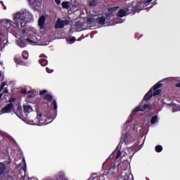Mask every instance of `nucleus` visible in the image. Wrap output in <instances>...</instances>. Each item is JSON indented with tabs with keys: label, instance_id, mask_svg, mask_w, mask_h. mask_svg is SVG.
I'll list each match as a JSON object with an SVG mask.
<instances>
[{
	"label": "nucleus",
	"instance_id": "c03bdc74",
	"mask_svg": "<svg viewBox=\"0 0 180 180\" xmlns=\"http://www.w3.org/2000/svg\"><path fill=\"white\" fill-rule=\"evenodd\" d=\"M2 96H4V93L0 94V99H2Z\"/></svg>",
	"mask_w": 180,
	"mask_h": 180
},
{
	"label": "nucleus",
	"instance_id": "37998d69",
	"mask_svg": "<svg viewBox=\"0 0 180 180\" xmlns=\"http://www.w3.org/2000/svg\"><path fill=\"white\" fill-rule=\"evenodd\" d=\"M106 19H107V20H109V19H110V15H108L106 16Z\"/></svg>",
	"mask_w": 180,
	"mask_h": 180
},
{
	"label": "nucleus",
	"instance_id": "6ab92c4d",
	"mask_svg": "<svg viewBox=\"0 0 180 180\" xmlns=\"http://www.w3.org/2000/svg\"><path fill=\"white\" fill-rule=\"evenodd\" d=\"M157 122H158V116L155 115V116L151 117V119H150V124H155V123H157Z\"/></svg>",
	"mask_w": 180,
	"mask_h": 180
},
{
	"label": "nucleus",
	"instance_id": "ea45409f",
	"mask_svg": "<svg viewBox=\"0 0 180 180\" xmlns=\"http://www.w3.org/2000/svg\"><path fill=\"white\" fill-rule=\"evenodd\" d=\"M0 4H1V5H3V6H4V9H6V6H5L4 5V1H0Z\"/></svg>",
	"mask_w": 180,
	"mask_h": 180
},
{
	"label": "nucleus",
	"instance_id": "20e7f679",
	"mask_svg": "<svg viewBox=\"0 0 180 180\" xmlns=\"http://www.w3.org/2000/svg\"><path fill=\"white\" fill-rule=\"evenodd\" d=\"M162 81H160L158 83H156L152 89L153 91H154L153 94V96H157V95H160L161 94V89H158L162 86Z\"/></svg>",
	"mask_w": 180,
	"mask_h": 180
},
{
	"label": "nucleus",
	"instance_id": "58836bf2",
	"mask_svg": "<svg viewBox=\"0 0 180 180\" xmlns=\"http://www.w3.org/2000/svg\"><path fill=\"white\" fill-rule=\"evenodd\" d=\"M46 70L47 71V72H52V71L51 70H50V69H49V68H46Z\"/></svg>",
	"mask_w": 180,
	"mask_h": 180
},
{
	"label": "nucleus",
	"instance_id": "39448f33",
	"mask_svg": "<svg viewBox=\"0 0 180 180\" xmlns=\"http://www.w3.org/2000/svg\"><path fill=\"white\" fill-rule=\"evenodd\" d=\"M146 109H151V105L149 104H145L144 105H138L135 109L133 110V112L136 113V112H144Z\"/></svg>",
	"mask_w": 180,
	"mask_h": 180
},
{
	"label": "nucleus",
	"instance_id": "e433bc0d",
	"mask_svg": "<svg viewBox=\"0 0 180 180\" xmlns=\"http://www.w3.org/2000/svg\"><path fill=\"white\" fill-rule=\"evenodd\" d=\"M3 94H9V91H8V89L7 88H5Z\"/></svg>",
	"mask_w": 180,
	"mask_h": 180
},
{
	"label": "nucleus",
	"instance_id": "49530a36",
	"mask_svg": "<svg viewBox=\"0 0 180 180\" xmlns=\"http://www.w3.org/2000/svg\"><path fill=\"white\" fill-rule=\"evenodd\" d=\"M1 76H2V73L0 71V78H1Z\"/></svg>",
	"mask_w": 180,
	"mask_h": 180
},
{
	"label": "nucleus",
	"instance_id": "f257e3e1",
	"mask_svg": "<svg viewBox=\"0 0 180 180\" xmlns=\"http://www.w3.org/2000/svg\"><path fill=\"white\" fill-rule=\"evenodd\" d=\"M14 22L11 20H4L3 22H0V25L4 24V27H6L7 30H11V27H13V23L18 27L19 30H21L22 34L26 33V21L25 20V15L23 12H18L13 15Z\"/></svg>",
	"mask_w": 180,
	"mask_h": 180
},
{
	"label": "nucleus",
	"instance_id": "f704fd0d",
	"mask_svg": "<svg viewBox=\"0 0 180 180\" xmlns=\"http://www.w3.org/2000/svg\"><path fill=\"white\" fill-rule=\"evenodd\" d=\"M55 2L56 4V5H60L61 4V1H60V0H55Z\"/></svg>",
	"mask_w": 180,
	"mask_h": 180
},
{
	"label": "nucleus",
	"instance_id": "a19ab883",
	"mask_svg": "<svg viewBox=\"0 0 180 180\" xmlns=\"http://www.w3.org/2000/svg\"><path fill=\"white\" fill-rule=\"evenodd\" d=\"M70 40V41H75V37H72Z\"/></svg>",
	"mask_w": 180,
	"mask_h": 180
},
{
	"label": "nucleus",
	"instance_id": "423d86ee",
	"mask_svg": "<svg viewBox=\"0 0 180 180\" xmlns=\"http://www.w3.org/2000/svg\"><path fill=\"white\" fill-rule=\"evenodd\" d=\"M22 14L24 15V19L26 22V24L27 22H33L34 19L32 13L29 11H24L22 12Z\"/></svg>",
	"mask_w": 180,
	"mask_h": 180
},
{
	"label": "nucleus",
	"instance_id": "473e14b6",
	"mask_svg": "<svg viewBox=\"0 0 180 180\" xmlns=\"http://www.w3.org/2000/svg\"><path fill=\"white\" fill-rule=\"evenodd\" d=\"M11 162H12V159L11 158V156H8L7 160V164H11Z\"/></svg>",
	"mask_w": 180,
	"mask_h": 180
},
{
	"label": "nucleus",
	"instance_id": "dca6fc26",
	"mask_svg": "<svg viewBox=\"0 0 180 180\" xmlns=\"http://www.w3.org/2000/svg\"><path fill=\"white\" fill-rule=\"evenodd\" d=\"M115 169H116V164L115 163V162H113L109 165L108 170L109 171V172H111V174H113Z\"/></svg>",
	"mask_w": 180,
	"mask_h": 180
},
{
	"label": "nucleus",
	"instance_id": "de8ad7c7",
	"mask_svg": "<svg viewBox=\"0 0 180 180\" xmlns=\"http://www.w3.org/2000/svg\"><path fill=\"white\" fill-rule=\"evenodd\" d=\"M131 150H133L134 148V146H131Z\"/></svg>",
	"mask_w": 180,
	"mask_h": 180
},
{
	"label": "nucleus",
	"instance_id": "79ce46f5",
	"mask_svg": "<svg viewBox=\"0 0 180 180\" xmlns=\"http://www.w3.org/2000/svg\"><path fill=\"white\" fill-rule=\"evenodd\" d=\"M176 88H180V82L176 84Z\"/></svg>",
	"mask_w": 180,
	"mask_h": 180
},
{
	"label": "nucleus",
	"instance_id": "72a5a7b5",
	"mask_svg": "<svg viewBox=\"0 0 180 180\" xmlns=\"http://www.w3.org/2000/svg\"><path fill=\"white\" fill-rule=\"evenodd\" d=\"M122 180H131V179H130V177H129V176H124Z\"/></svg>",
	"mask_w": 180,
	"mask_h": 180
},
{
	"label": "nucleus",
	"instance_id": "a211bd4d",
	"mask_svg": "<svg viewBox=\"0 0 180 180\" xmlns=\"http://www.w3.org/2000/svg\"><path fill=\"white\" fill-rule=\"evenodd\" d=\"M44 101H46V102H51L53 101V96L51 94H46L43 97Z\"/></svg>",
	"mask_w": 180,
	"mask_h": 180
},
{
	"label": "nucleus",
	"instance_id": "4be33fe9",
	"mask_svg": "<svg viewBox=\"0 0 180 180\" xmlns=\"http://www.w3.org/2000/svg\"><path fill=\"white\" fill-rule=\"evenodd\" d=\"M118 16H120V18H123V17L126 16V11H124L123 9H120L118 11Z\"/></svg>",
	"mask_w": 180,
	"mask_h": 180
},
{
	"label": "nucleus",
	"instance_id": "5701e85b",
	"mask_svg": "<svg viewBox=\"0 0 180 180\" xmlns=\"http://www.w3.org/2000/svg\"><path fill=\"white\" fill-rule=\"evenodd\" d=\"M89 6H96L98 5V0H92L89 3Z\"/></svg>",
	"mask_w": 180,
	"mask_h": 180
},
{
	"label": "nucleus",
	"instance_id": "3c124183",
	"mask_svg": "<svg viewBox=\"0 0 180 180\" xmlns=\"http://www.w3.org/2000/svg\"><path fill=\"white\" fill-rule=\"evenodd\" d=\"M146 180H149L148 178H146Z\"/></svg>",
	"mask_w": 180,
	"mask_h": 180
},
{
	"label": "nucleus",
	"instance_id": "f03ea898",
	"mask_svg": "<svg viewBox=\"0 0 180 180\" xmlns=\"http://www.w3.org/2000/svg\"><path fill=\"white\" fill-rule=\"evenodd\" d=\"M47 117L45 115H43V113L37 112V117L31 122L30 124H34L37 126H43L51 123V121L47 122Z\"/></svg>",
	"mask_w": 180,
	"mask_h": 180
},
{
	"label": "nucleus",
	"instance_id": "b1692460",
	"mask_svg": "<svg viewBox=\"0 0 180 180\" xmlns=\"http://www.w3.org/2000/svg\"><path fill=\"white\" fill-rule=\"evenodd\" d=\"M62 7L63 9H68L70 8V5H68V1L62 2Z\"/></svg>",
	"mask_w": 180,
	"mask_h": 180
},
{
	"label": "nucleus",
	"instance_id": "cd10ccee",
	"mask_svg": "<svg viewBox=\"0 0 180 180\" xmlns=\"http://www.w3.org/2000/svg\"><path fill=\"white\" fill-rule=\"evenodd\" d=\"M120 155H122V152L120 151V150H119L117 151V153L116 156H115L116 160H117V158H120Z\"/></svg>",
	"mask_w": 180,
	"mask_h": 180
},
{
	"label": "nucleus",
	"instance_id": "f3484780",
	"mask_svg": "<svg viewBox=\"0 0 180 180\" xmlns=\"http://www.w3.org/2000/svg\"><path fill=\"white\" fill-rule=\"evenodd\" d=\"M23 110L25 113H30L33 112V108L30 105H23Z\"/></svg>",
	"mask_w": 180,
	"mask_h": 180
},
{
	"label": "nucleus",
	"instance_id": "c756f323",
	"mask_svg": "<svg viewBox=\"0 0 180 180\" xmlns=\"http://www.w3.org/2000/svg\"><path fill=\"white\" fill-rule=\"evenodd\" d=\"M47 94V90H42L39 92V95H41V96H43V95Z\"/></svg>",
	"mask_w": 180,
	"mask_h": 180
},
{
	"label": "nucleus",
	"instance_id": "c9c22d12",
	"mask_svg": "<svg viewBox=\"0 0 180 180\" xmlns=\"http://www.w3.org/2000/svg\"><path fill=\"white\" fill-rule=\"evenodd\" d=\"M25 41H26V43H32V40H30V38H27L26 39H25Z\"/></svg>",
	"mask_w": 180,
	"mask_h": 180
},
{
	"label": "nucleus",
	"instance_id": "a18cd8bd",
	"mask_svg": "<svg viewBox=\"0 0 180 180\" xmlns=\"http://www.w3.org/2000/svg\"><path fill=\"white\" fill-rule=\"evenodd\" d=\"M23 171L25 172V175H26V169H23Z\"/></svg>",
	"mask_w": 180,
	"mask_h": 180
},
{
	"label": "nucleus",
	"instance_id": "4468645a",
	"mask_svg": "<svg viewBox=\"0 0 180 180\" xmlns=\"http://www.w3.org/2000/svg\"><path fill=\"white\" fill-rule=\"evenodd\" d=\"M30 2L32 3L34 8H40V6H41V1L40 0H30Z\"/></svg>",
	"mask_w": 180,
	"mask_h": 180
},
{
	"label": "nucleus",
	"instance_id": "7ed1b4c3",
	"mask_svg": "<svg viewBox=\"0 0 180 180\" xmlns=\"http://www.w3.org/2000/svg\"><path fill=\"white\" fill-rule=\"evenodd\" d=\"M68 25H70V20H61L60 18H58L55 24V28L56 29H63L64 26H68Z\"/></svg>",
	"mask_w": 180,
	"mask_h": 180
},
{
	"label": "nucleus",
	"instance_id": "c85d7f7f",
	"mask_svg": "<svg viewBox=\"0 0 180 180\" xmlns=\"http://www.w3.org/2000/svg\"><path fill=\"white\" fill-rule=\"evenodd\" d=\"M5 85H6V82H4L1 86H0V92L1 91H2V89H4V88L5 87Z\"/></svg>",
	"mask_w": 180,
	"mask_h": 180
},
{
	"label": "nucleus",
	"instance_id": "4c0bfd02",
	"mask_svg": "<svg viewBox=\"0 0 180 180\" xmlns=\"http://www.w3.org/2000/svg\"><path fill=\"white\" fill-rule=\"evenodd\" d=\"M16 101V98H13L9 100V102H15Z\"/></svg>",
	"mask_w": 180,
	"mask_h": 180
},
{
	"label": "nucleus",
	"instance_id": "a878e982",
	"mask_svg": "<svg viewBox=\"0 0 180 180\" xmlns=\"http://www.w3.org/2000/svg\"><path fill=\"white\" fill-rule=\"evenodd\" d=\"M51 106L53 107L54 110H57V101L56 100H53V103L51 104Z\"/></svg>",
	"mask_w": 180,
	"mask_h": 180
},
{
	"label": "nucleus",
	"instance_id": "7c9ffc66",
	"mask_svg": "<svg viewBox=\"0 0 180 180\" xmlns=\"http://www.w3.org/2000/svg\"><path fill=\"white\" fill-rule=\"evenodd\" d=\"M151 2H153V0H146V2L144 3V5L147 6V5L151 4Z\"/></svg>",
	"mask_w": 180,
	"mask_h": 180
},
{
	"label": "nucleus",
	"instance_id": "ddd939ff",
	"mask_svg": "<svg viewBox=\"0 0 180 180\" xmlns=\"http://www.w3.org/2000/svg\"><path fill=\"white\" fill-rule=\"evenodd\" d=\"M96 22L99 25H105V22H106V17L101 15L96 18Z\"/></svg>",
	"mask_w": 180,
	"mask_h": 180
},
{
	"label": "nucleus",
	"instance_id": "393cba45",
	"mask_svg": "<svg viewBox=\"0 0 180 180\" xmlns=\"http://www.w3.org/2000/svg\"><path fill=\"white\" fill-rule=\"evenodd\" d=\"M155 150L156 153H161V151H162V146L161 145H158L155 146Z\"/></svg>",
	"mask_w": 180,
	"mask_h": 180
},
{
	"label": "nucleus",
	"instance_id": "1a4fd4ad",
	"mask_svg": "<svg viewBox=\"0 0 180 180\" xmlns=\"http://www.w3.org/2000/svg\"><path fill=\"white\" fill-rule=\"evenodd\" d=\"M40 59L39 60V64L42 65V67H46L47 64H49V61H47V57H46V55L44 54H41L39 56Z\"/></svg>",
	"mask_w": 180,
	"mask_h": 180
},
{
	"label": "nucleus",
	"instance_id": "0eeeda50",
	"mask_svg": "<svg viewBox=\"0 0 180 180\" xmlns=\"http://www.w3.org/2000/svg\"><path fill=\"white\" fill-rule=\"evenodd\" d=\"M130 141L129 134L126 133L122 136L120 144H123V143H125V144H130Z\"/></svg>",
	"mask_w": 180,
	"mask_h": 180
},
{
	"label": "nucleus",
	"instance_id": "09e8293b",
	"mask_svg": "<svg viewBox=\"0 0 180 180\" xmlns=\"http://www.w3.org/2000/svg\"><path fill=\"white\" fill-rule=\"evenodd\" d=\"M133 11H136V8L134 7H133Z\"/></svg>",
	"mask_w": 180,
	"mask_h": 180
},
{
	"label": "nucleus",
	"instance_id": "8fccbe9b",
	"mask_svg": "<svg viewBox=\"0 0 180 180\" xmlns=\"http://www.w3.org/2000/svg\"><path fill=\"white\" fill-rule=\"evenodd\" d=\"M52 117V119H54V116H53V117Z\"/></svg>",
	"mask_w": 180,
	"mask_h": 180
},
{
	"label": "nucleus",
	"instance_id": "9d476101",
	"mask_svg": "<svg viewBox=\"0 0 180 180\" xmlns=\"http://www.w3.org/2000/svg\"><path fill=\"white\" fill-rule=\"evenodd\" d=\"M13 103H10L6 105L4 108H2L1 112L4 113H9L12 109H13Z\"/></svg>",
	"mask_w": 180,
	"mask_h": 180
},
{
	"label": "nucleus",
	"instance_id": "412c9836",
	"mask_svg": "<svg viewBox=\"0 0 180 180\" xmlns=\"http://www.w3.org/2000/svg\"><path fill=\"white\" fill-rule=\"evenodd\" d=\"M5 172V164L0 162V175H4Z\"/></svg>",
	"mask_w": 180,
	"mask_h": 180
},
{
	"label": "nucleus",
	"instance_id": "bb28decb",
	"mask_svg": "<svg viewBox=\"0 0 180 180\" xmlns=\"http://www.w3.org/2000/svg\"><path fill=\"white\" fill-rule=\"evenodd\" d=\"M22 94H23V95H27L28 94H30V91H28L26 89H22Z\"/></svg>",
	"mask_w": 180,
	"mask_h": 180
},
{
	"label": "nucleus",
	"instance_id": "aec40b11",
	"mask_svg": "<svg viewBox=\"0 0 180 180\" xmlns=\"http://www.w3.org/2000/svg\"><path fill=\"white\" fill-rule=\"evenodd\" d=\"M22 57L24 60H28L29 58V52L27 51H23L22 53Z\"/></svg>",
	"mask_w": 180,
	"mask_h": 180
},
{
	"label": "nucleus",
	"instance_id": "2eb2a0df",
	"mask_svg": "<svg viewBox=\"0 0 180 180\" xmlns=\"http://www.w3.org/2000/svg\"><path fill=\"white\" fill-rule=\"evenodd\" d=\"M150 98H153V90L150 89L148 93L144 96L143 101H148Z\"/></svg>",
	"mask_w": 180,
	"mask_h": 180
},
{
	"label": "nucleus",
	"instance_id": "6e6552de",
	"mask_svg": "<svg viewBox=\"0 0 180 180\" xmlns=\"http://www.w3.org/2000/svg\"><path fill=\"white\" fill-rule=\"evenodd\" d=\"M14 61L18 65H27V63L23 61V60L22 59V57H20V56L19 55H17L14 57Z\"/></svg>",
	"mask_w": 180,
	"mask_h": 180
},
{
	"label": "nucleus",
	"instance_id": "f8f14e48",
	"mask_svg": "<svg viewBox=\"0 0 180 180\" xmlns=\"http://www.w3.org/2000/svg\"><path fill=\"white\" fill-rule=\"evenodd\" d=\"M17 44L20 47L21 49H23L27 46V42L25 39H19L17 40Z\"/></svg>",
	"mask_w": 180,
	"mask_h": 180
},
{
	"label": "nucleus",
	"instance_id": "9b49d317",
	"mask_svg": "<svg viewBox=\"0 0 180 180\" xmlns=\"http://www.w3.org/2000/svg\"><path fill=\"white\" fill-rule=\"evenodd\" d=\"M44 23H46V16L41 15L38 20V25L40 29H44Z\"/></svg>",
	"mask_w": 180,
	"mask_h": 180
},
{
	"label": "nucleus",
	"instance_id": "2f4dec72",
	"mask_svg": "<svg viewBox=\"0 0 180 180\" xmlns=\"http://www.w3.org/2000/svg\"><path fill=\"white\" fill-rule=\"evenodd\" d=\"M114 11H116V7L109 8L108 12H114Z\"/></svg>",
	"mask_w": 180,
	"mask_h": 180
}]
</instances>
